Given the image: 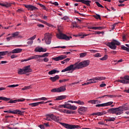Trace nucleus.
<instances>
[{"label":"nucleus","instance_id":"0e129e2a","mask_svg":"<svg viewBox=\"0 0 129 129\" xmlns=\"http://www.w3.org/2000/svg\"><path fill=\"white\" fill-rule=\"evenodd\" d=\"M39 100H47L48 99L46 97H42L40 98H39Z\"/></svg>","mask_w":129,"mask_h":129},{"label":"nucleus","instance_id":"5fc2aeb1","mask_svg":"<svg viewBox=\"0 0 129 129\" xmlns=\"http://www.w3.org/2000/svg\"><path fill=\"white\" fill-rule=\"evenodd\" d=\"M36 37H37V36L35 35L33 36L30 37L28 40H31V41H33V40H35V39H36Z\"/></svg>","mask_w":129,"mask_h":129},{"label":"nucleus","instance_id":"79ce46f5","mask_svg":"<svg viewBox=\"0 0 129 129\" xmlns=\"http://www.w3.org/2000/svg\"><path fill=\"white\" fill-rule=\"evenodd\" d=\"M95 4L97 6V7H98L99 8H102V9L104 8L102 5H101L100 3H99L98 2H96Z\"/></svg>","mask_w":129,"mask_h":129},{"label":"nucleus","instance_id":"5701e85b","mask_svg":"<svg viewBox=\"0 0 129 129\" xmlns=\"http://www.w3.org/2000/svg\"><path fill=\"white\" fill-rule=\"evenodd\" d=\"M91 30H103V29H105L104 27H91L89 28Z\"/></svg>","mask_w":129,"mask_h":129},{"label":"nucleus","instance_id":"c756f323","mask_svg":"<svg viewBox=\"0 0 129 129\" xmlns=\"http://www.w3.org/2000/svg\"><path fill=\"white\" fill-rule=\"evenodd\" d=\"M9 53V51H0V59L3 58V57L2 56H5V55H7Z\"/></svg>","mask_w":129,"mask_h":129},{"label":"nucleus","instance_id":"a878e982","mask_svg":"<svg viewBox=\"0 0 129 129\" xmlns=\"http://www.w3.org/2000/svg\"><path fill=\"white\" fill-rule=\"evenodd\" d=\"M66 97H67L66 95H61V96H57L55 100H63V99H65Z\"/></svg>","mask_w":129,"mask_h":129},{"label":"nucleus","instance_id":"9b49d317","mask_svg":"<svg viewBox=\"0 0 129 129\" xmlns=\"http://www.w3.org/2000/svg\"><path fill=\"white\" fill-rule=\"evenodd\" d=\"M113 103V102L110 101V102H108L107 103H103V104H97L96 105V107H101L103 106H109V105H111Z\"/></svg>","mask_w":129,"mask_h":129},{"label":"nucleus","instance_id":"bb28decb","mask_svg":"<svg viewBox=\"0 0 129 129\" xmlns=\"http://www.w3.org/2000/svg\"><path fill=\"white\" fill-rule=\"evenodd\" d=\"M74 103H77V104H79V105H84V104H85L84 102H83L80 100H79L78 101H74Z\"/></svg>","mask_w":129,"mask_h":129},{"label":"nucleus","instance_id":"c03bdc74","mask_svg":"<svg viewBox=\"0 0 129 129\" xmlns=\"http://www.w3.org/2000/svg\"><path fill=\"white\" fill-rule=\"evenodd\" d=\"M17 86H19V85H11L7 86V87H10L11 88H14L15 87H17Z\"/></svg>","mask_w":129,"mask_h":129},{"label":"nucleus","instance_id":"b1692460","mask_svg":"<svg viewBox=\"0 0 129 129\" xmlns=\"http://www.w3.org/2000/svg\"><path fill=\"white\" fill-rule=\"evenodd\" d=\"M90 3H91V1L89 0H82V3L86 5L88 7H90Z\"/></svg>","mask_w":129,"mask_h":129},{"label":"nucleus","instance_id":"4c0bfd02","mask_svg":"<svg viewBox=\"0 0 129 129\" xmlns=\"http://www.w3.org/2000/svg\"><path fill=\"white\" fill-rule=\"evenodd\" d=\"M107 121H114L115 120V118L114 117H109L106 120Z\"/></svg>","mask_w":129,"mask_h":129},{"label":"nucleus","instance_id":"de8ad7c7","mask_svg":"<svg viewBox=\"0 0 129 129\" xmlns=\"http://www.w3.org/2000/svg\"><path fill=\"white\" fill-rule=\"evenodd\" d=\"M100 34H104V32L100 31L95 32V33H93V35H100Z\"/></svg>","mask_w":129,"mask_h":129},{"label":"nucleus","instance_id":"13d9d810","mask_svg":"<svg viewBox=\"0 0 129 129\" xmlns=\"http://www.w3.org/2000/svg\"><path fill=\"white\" fill-rule=\"evenodd\" d=\"M79 27L78 25H77V23L75 22L73 24V28H78Z\"/></svg>","mask_w":129,"mask_h":129},{"label":"nucleus","instance_id":"09e8293b","mask_svg":"<svg viewBox=\"0 0 129 129\" xmlns=\"http://www.w3.org/2000/svg\"><path fill=\"white\" fill-rule=\"evenodd\" d=\"M107 57H108L107 55H105L104 57H103L100 59L102 61H104V60H106V59H107Z\"/></svg>","mask_w":129,"mask_h":129},{"label":"nucleus","instance_id":"c85d7f7f","mask_svg":"<svg viewBox=\"0 0 129 129\" xmlns=\"http://www.w3.org/2000/svg\"><path fill=\"white\" fill-rule=\"evenodd\" d=\"M56 73H59V71H56V70H53L48 72L49 75H52V74H55Z\"/></svg>","mask_w":129,"mask_h":129},{"label":"nucleus","instance_id":"a211bd4d","mask_svg":"<svg viewBox=\"0 0 129 129\" xmlns=\"http://www.w3.org/2000/svg\"><path fill=\"white\" fill-rule=\"evenodd\" d=\"M59 78H60L59 76L56 75L54 77H50L49 79L51 80V81H52V82H55V81H57Z\"/></svg>","mask_w":129,"mask_h":129},{"label":"nucleus","instance_id":"6e6d98bb","mask_svg":"<svg viewBox=\"0 0 129 129\" xmlns=\"http://www.w3.org/2000/svg\"><path fill=\"white\" fill-rule=\"evenodd\" d=\"M19 56L17 55L16 54H13L11 56V58L12 59H14V58H18Z\"/></svg>","mask_w":129,"mask_h":129},{"label":"nucleus","instance_id":"f8f14e48","mask_svg":"<svg viewBox=\"0 0 129 129\" xmlns=\"http://www.w3.org/2000/svg\"><path fill=\"white\" fill-rule=\"evenodd\" d=\"M66 58H67V55H61L56 57H53L52 60H54V61H60L65 59Z\"/></svg>","mask_w":129,"mask_h":129},{"label":"nucleus","instance_id":"3c124183","mask_svg":"<svg viewBox=\"0 0 129 129\" xmlns=\"http://www.w3.org/2000/svg\"><path fill=\"white\" fill-rule=\"evenodd\" d=\"M17 102H18L17 100H10L9 101V103H17Z\"/></svg>","mask_w":129,"mask_h":129},{"label":"nucleus","instance_id":"72a5a7b5","mask_svg":"<svg viewBox=\"0 0 129 129\" xmlns=\"http://www.w3.org/2000/svg\"><path fill=\"white\" fill-rule=\"evenodd\" d=\"M10 98L5 97H0V100H4V101H9L10 100Z\"/></svg>","mask_w":129,"mask_h":129},{"label":"nucleus","instance_id":"7ed1b4c3","mask_svg":"<svg viewBox=\"0 0 129 129\" xmlns=\"http://www.w3.org/2000/svg\"><path fill=\"white\" fill-rule=\"evenodd\" d=\"M105 45L110 47L112 50H115L117 46H120V43L117 40L113 39L111 42H106Z\"/></svg>","mask_w":129,"mask_h":129},{"label":"nucleus","instance_id":"4d7b16f0","mask_svg":"<svg viewBox=\"0 0 129 129\" xmlns=\"http://www.w3.org/2000/svg\"><path fill=\"white\" fill-rule=\"evenodd\" d=\"M94 56L96 57H101V55H100V53H96L95 55H94Z\"/></svg>","mask_w":129,"mask_h":129},{"label":"nucleus","instance_id":"6ab92c4d","mask_svg":"<svg viewBox=\"0 0 129 129\" xmlns=\"http://www.w3.org/2000/svg\"><path fill=\"white\" fill-rule=\"evenodd\" d=\"M68 109H71L72 110H76L77 107L75 105H72L69 103Z\"/></svg>","mask_w":129,"mask_h":129},{"label":"nucleus","instance_id":"a19ab883","mask_svg":"<svg viewBox=\"0 0 129 129\" xmlns=\"http://www.w3.org/2000/svg\"><path fill=\"white\" fill-rule=\"evenodd\" d=\"M87 55V53L86 52H84V53H81L80 54V57L81 58H83V57H85Z\"/></svg>","mask_w":129,"mask_h":129},{"label":"nucleus","instance_id":"6e6552de","mask_svg":"<svg viewBox=\"0 0 129 129\" xmlns=\"http://www.w3.org/2000/svg\"><path fill=\"white\" fill-rule=\"evenodd\" d=\"M51 39L52 34L51 33H47L44 34L45 42L46 45H50L51 44Z\"/></svg>","mask_w":129,"mask_h":129},{"label":"nucleus","instance_id":"f03ea898","mask_svg":"<svg viewBox=\"0 0 129 129\" xmlns=\"http://www.w3.org/2000/svg\"><path fill=\"white\" fill-rule=\"evenodd\" d=\"M56 37L57 39H59L60 40H66V41H69L70 39H72V36H68L67 35L63 34L60 29H58V33H56Z\"/></svg>","mask_w":129,"mask_h":129},{"label":"nucleus","instance_id":"f3484780","mask_svg":"<svg viewBox=\"0 0 129 129\" xmlns=\"http://www.w3.org/2000/svg\"><path fill=\"white\" fill-rule=\"evenodd\" d=\"M87 108L85 107H82L78 109V111L80 114H82V112H85V111L87 110ZM81 111L82 112H81Z\"/></svg>","mask_w":129,"mask_h":129},{"label":"nucleus","instance_id":"4be33fe9","mask_svg":"<svg viewBox=\"0 0 129 129\" xmlns=\"http://www.w3.org/2000/svg\"><path fill=\"white\" fill-rule=\"evenodd\" d=\"M0 6H2V7H5V8H10L11 5V3L5 2L4 3H0Z\"/></svg>","mask_w":129,"mask_h":129},{"label":"nucleus","instance_id":"052dcab7","mask_svg":"<svg viewBox=\"0 0 129 129\" xmlns=\"http://www.w3.org/2000/svg\"><path fill=\"white\" fill-rule=\"evenodd\" d=\"M12 39H13V36H11L10 37H7L6 38V39L7 40L8 42H10V41H11V40H12Z\"/></svg>","mask_w":129,"mask_h":129},{"label":"nucleus","instance_id":"864d4df0","mask_svg":"<svg viewBox=\"0 0 129 129\" xmlns=\"http://www.w3.org/2000/svg\"><path fill=\"white\" fill-rule=\"evenodd\" d=\"M127 38V35H123L122 36V40L123 41V42H124V41H126V39Z\"/></svg>","mask_w":129,"mask_h":129},{"label":"nucleus","instance_id":"69168bd1","mask_svg":"<svg viewBox=\"0 0 129 129\" xmlns=\"http://www.w3.org/2000/svg\"><path fill=\"white\" fill-rule=\"evenodd\" d=\"M42 60L44 61V62H48L49 61V58L45 57Z\"/></svg>","mask_w":129,"mask_h":129},{"label":"nucleus","instance_id":"cd10ccee","mask_svg":"<svg viewBox=\"0 0 129 129\" xmlns=\"http://www.w3.org/2000/svg\"><path fill=\"white\" fill-rule=\"evenodd\" d=\"M68 103H64V104L60 105L59 106V108H68Z\"/></svg>","mask_w":129,"mask_h":129},{"label":"nucleus","instance_id":"37998d69","mask_svg":"<svg viewBox=\"0 0 129 129\" xmlns=\"http://www.w3.org/2000/svg\"><path fill=\"white\" fill-rule=\"evenodd\" d=\"M32 87L31 86H25L24 88H22V90H27V89H31Z\"/></svg>","mask_w":129,"mask_h":129},{"label":"nucleus","instance_id":"4468645a","mask_svg":"<svg viewBox=\"0 0 129 129\" xmlns=\"http://www.w3.org/2000/svg\"><path fill=\"white\" fill-rule=\"evenodd\" d=\"M23 69L24 70V72L26 74L32 72V69H31V66H27L24 67Z\"/></svg>","mask_w":129,"mask_h":129},{"label":"nucleus","instance_id":"2f4dec72","mask_svg":"<svg viewBox=\"0 0 129 129\" xmlns=\"http://www.w3.org/2000/svg\"><path fill=\"white\" fill-rule=\"evenodd\" d=\"M29 106H32V107H35V106H38L39 105V103L36 102V103H32L29 104Z\"/></svg>","mask_w":129,"mask_h":129},{"label":"nucleus","instance_id":"473e14b6","mask_svg":"<svg viewBox=\"0 0 129 129\" xmlns=\"http://www.w3.org/2000/svg\"><path fill=\"white\" fill-rule=\"evenodd\" d=\"M106 96H107V97H110V98H112V95H105L102 96L97 98V99H99V98H103L104 97H106Z\"/></svg>","mask_w":129,"mask_h":129},{"label":"nucleus","instance_id":"f704fd0d","mask_svg":"<svg viewBox=\"0 0 129 129\" xmlns=\"http://www.w3.org/2000/svg\"><path fill=\"white\" fill-rule=\"evenodd\" d=\"M20 34V32H16L12 34V38H15V37H18Z\"/></svg>","mask_w":129,"mask_h":129},{"label":"nucleus","instance_id":"680f3d73","mask_svg":"<svg viewBox=\"0 0 129 129\" xmlns=\"http://www.w3.org/2000/svg\"><path fill=\"white\" fill-rule=\"evenodd\" d=\"M37 27H38L39 28H44L45 26L43 24H37Z\"/></svg>","mask_w":129,"mask_h":129},{"label":"nucleus","instance_id":"e2e57ef3","mask_svg":"<svg viewBox=\"0 0 129 129\" xmlns=\"http://www.w3.org/2000/svg\"><path fill=\"white\" fill-rule=\"evenodd\" d=\"M89 51L91 53H96V52H97V50H96L92 49V50H89Z\"/></svg>","mask_w":129,"mask_h":129},{"label":"nucleus","instance_id":"8fccbe9b","mask_svg":"<svg viewBox=\"0 0 129 129\" xmlns=\"http://www.w3.org/2000/svg\"><path fill=\"white\" fill-rule=\"evenodd\" d=\"M59 48H61V49H65V48H66V46H56V47H52L53 49H59Z\"/></svg>","mask_w":129,"mask_h":129},{"label":"nucleus","instance_id":"ea45409f","mask_svg":"<svg viewBox=\"0 0 129 129\" xmlns=\"http://www.w3.org/2000/svg\"><path fill=\"white\" fill-rule=\"evenodd\" d=\"M121 49H122V50H124V51H129V48L124 46V45L121 46Z\"/></svg>","mask_w":129,"mask_h":129},{"label":"nucleus","instance_id":"603ef678","mask_svg":"<svg viewBox=\"0 0 129 129\" xmlns=\"http://www.w3.org/2000/svg\"><path fill=\"white\" fill-rule=\"evenodd\" d=\"M28 45L30 46L31 45L33 44V40H29V41L27 42Z\"/></svg>","mask_w":129,"mask_h":129},{"label":"nucleus","instance_id":"2eb2a0df","mask_svg":"<svg viewBox=\"0 0 129 129\" xmlns=\"http://www.w3.org/2000/svg\"><path fill=\"white\" fill-rule=\"evenodd\" d=\"M58 123H60V124L62 125V126H64V127H66V128L71 129L72 124L60 122V121H59Z\"/></svg>","mask_w":129,"mask_h":129},{"label":"nucleus","instance_id":"e433bc0d","mask_svg":"<svg viewBox=\"0 0 129 129\" xmlns=\"http://www.w3.org/2000/svg\"><path fill=\"white\" fill-rule=\"evenodd\" d=\"M93 17L94 18H95V19H96L97 20H101V17H100V15L98 14H96V15H94Z\"/></svg>","mask_w":129,"mask_h":129},{"label":"nucleus","instance_id":"412c9836","mask_svg":"<svg viewBox=\"0 0 129 129\" xmlns=\"http://www.w3.org/2000/svg\"><path fill=\"white\" fill-rule=\"evenodd\" d=\"M25 113V111H21L20 110H14V114H20V115H23Z\"/></svg>","mask_w":129,"mask_h":129},{"label":"nucleus","instance_id":"393cba45","mask_svg":"<svg viewBox=\"0 0 129 129\" xmlns=\"http://www.w3.org/2000/svg\"><path fill=\"white\" fill-rule=\"evenodd\" d=\"M40 58H41V55H35V60H37L38 62H43V59H41Z\"/></svg>","mask_w":129,"mask_h":129},{"label":"nucleus","instance_id":"338daca9","mask_svg":"<svg viewBox=\"0 0 129 129\" xmlns=\"http://www.w3.org/2000/svg\"><path fill=\"white\" fill-rule=\"evenodd\" d=\"M17 101H18V102H23V101H25V99H24V98L18 99L17 100Z\"/></svg>","mask_w":129,"mask_h":129},{"label":"nucleus","instance_id":"dca6fc26","mask_svg":"<svg viewBox=\"0 0 129 129\" xmlns=\"http://www.w3.org/2000/svg\"><path fill=\"white\" fill-rule=\"evenodd\" d=\"M23 51V49L21 48H15L13 49L11 53L12 54H16L18 53H21Z\"/></svg>","mask_w":129,"mask_h":129},{"label":"nucleus","instance_id":"a18cd8bd","mask_svg":"<svg viewBox=\"0 0 129 129\" xmlns=\"http://www.w3.org/2000/svg\"><path fill=\"white\" fill-rule=\"evenodd\" d=\"M49 56V53H44L43 55H41V58H45V57H48Z\"/></svg>","mask_w":129,"mask_h":129},{"label":"nucleus","instance_id":"f257e3e1","mask_svg":"<svg viewBox=\"0 0 129 129\" xmlns=\"http://www.w3.org/2000/svg\"><path fill=\"white\" fill-rule=\"evenodd\" d=\"M128 108L125 106H119L117 108H111L109 109L107 111L108 113H112V114H116V115H120L122 114L123 110H127Z\"/></svg>","mask_w":129,"mask_h":129},{"label":"nucleus","instance_id":"39448f33","mask_svg":"<svg viewBox=\"0 0 129 129\" xmlns=\"http://www.w3.org/2000/svg\"><path fill=\"white\" fill-rule=\"evenodd\" d=\"M46 118H44L45 120H48L49 121H51V119H52V120H54V121H55L56 122H59L60 121L59 116H56L54 115V114H47Z\"/></svg>","mask_w":129,"mask_h":129},{"label":"nucleus","instance_id":"aec40b11","mask_svg":"<svg viewBox=\"0 0 129 129\" xmlns=\"http://www.w3.org/2000/svg\"><path fill=\"white\" fill-rule=\"evenodd\" d=\"M35 52H46L47 51V49L43 48L42 47L39 48L36 47L35 49Z\"/></svg>","mask_w":129,"mask_h":129},{"label":"nucleus","instance_id":"9d476101","mask_svg":"<svg viewBox=\"0 0 129 129\" xmlns=\"http://www.w3.org/2000/svg\"><path fill=\"white\" fill-rule=\"evenodd\" d=\"M66 90V87L65 86H61L57 88H54L51 90L52 92H57L58 93L60 92H63Z\"/></svg>","mask_w":129,"mask_h":129},{"label":"nucleus","instance_id":"58836bf2","mask_svg":"<svg viewBox=\"0 0 129 129\" xmlns=\"http://www.w3.org/2000/svg\"><path fill=\"white\" fill-rule=\"evenodd\" d=\"M81 127L78 125H72V126H71V129H73V128H80Z\"/></svg>","mask_w":129,"mask_h":129},{"label":"nucleus","instance_id":"0eeeda50","mask_svg":"<svg viewBox=\"0 0 129 129\" xmlns=\"http://www.w3.org/2000/svg\"><path fill=\"white\" fill-rule=\"evenodd\" d=\"M120 79L121 80H116V82H119L120 83H123V84H129L128 76H124L123 77H121Z\"/></svg>","mask_w":129,"mask_h":129},{"label":"nucleus","instance_id":"20e7f679","mask_svg":"<svg viewBox=\"0 0 129 129\" xmlns=\"http://www.w3.org/2000/svg\"><path fill=\"white\" fill-rule=\"evenodd\" d=\"M76 69H79L77 62H76L74 64L70 65L67 68L62 70L61 72H66L67 71H74V70H76Z\"/></svg>","mask_w":129,"mask_h":129},{"label":"nucleus","instance_id":"7c9ffc66","mask_svg":"<svg viewBox=\"0 0 129 129\" xmlns=\"http://www.w3.org/2000/svg\"><path fill=\"white\" fill-rule=\"evenodd\" d=\"M18 74H19V75H21L22 74H26V73L24 69H20L18 71Z\"/></svg>","mask_w":129,"mask_h":129},{"label":"nucleus","instance_id":"423d86ee","mask_svg":"<svg viewBox=\"0 0 129 129\" xmlns=\"http://www.w3.org/2000/svg\"><path fill=\"white\" fill-rule=\"evenodd\" d=\"M90 63V61L89 60H86L83 61L80 63L77 62L78 68L79 69H82L84 67H87Z\"/></svg>","mask_w":129,"mask_h":129},{"label":"nucleus","instance_id":"bf43d9fd","mask_svg":"<svg viewBox=\"0 0 129 129\" xmlns=\"http://www.w3.org/2000/svg\"><path fill=\"white\" fill-rule=\"evenodd\" d=\"M50 4H51V5H54V6H59V4L58 3V2H50Z\"/></svg>","mask_w":129,"mask_h":129},{"label":"nucleus","instance_id":"ddd939ff","mask_svg":"<svg viewBox=\"0 0 129 129\" xmlns=\"http://www.w3.org/2000/svg\"><path fill=\"white\" fill-rule=\"evenodd\" d=\"M24 7L26 9H28L29 11H35L36 10H38V8H37V7L32 5H25Z\"/></svg>","mask_w":129,"mask_h":129},{"label":"nucleus","instance_id":"1a4fd4ad","mask_svg":"<svg viewBox=\"0 0 129 129\" xmlns=\"http://www.w3.org/2000/svg\"><path fill=\"white\" fill-rule=\"evenodd\" d=\"M106 79V78L105 77H96L93 79H90L89 80H88V81H91L92 82H93L92 83H96V82H98V80L99 81H101V80H105Z\"/></svg>","mask_w":129,"mask_h":129},{"label":"nucleus","instance_id":"774afa93","mask_svg":"<svg viewBox=\"0 0 129 129\" xmlns=\"http://www.w3.org/2000/svg\"><path fill=\"white\" fill-rule=\"evenodd\" d=\"M39 127L41 129H45V126H44V125H39Z\"/></svg>","mask_w":129,"mask_h":129},{"label":"nucleus","instance_id":"49530a36","mask_svg":"<svg viewBox=\"0 0 129 129\" xmlns=\"http://www.w3.org/2000/svg\"><path fill=\"white\" fill-rule=\"evenodd\" d=\"M88 103H92V104H96L95 100H91L88 101Z\"/></svg>","mask_w":129,"mask_h":129},{"label":"nucleus","instance_id":"c9c22d12","mask_svg":"<svg viewBox=\"0 0 129 129\" xmlns=\"http://www.w3.org/2000/svg\"><path fill=\"white\" fill-rule=\"evenodd\" d=\"M75 113V111H73L70 110H67V114H74Z\"/></svg>","mask_w":129,"mask_h":129}]
</instances>
